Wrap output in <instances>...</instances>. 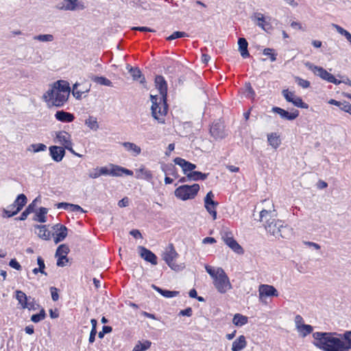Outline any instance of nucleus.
<instances>
[{
	"mask_svg": "<svg viewBox=\"0 0 351 351\" xmlns=\"http://www.w3.org/2000/svg\"><path fill=\"white\" fill-rule=\"evenodd\" d=\"M155 85L160 93V97L150 95V99L152 103L151 107L152 115L158 123H164V117L166 116L168 112V104L167 103V84L163 76L156 75L155 77Z\"/></svg>",
	"mask_w": 351,
	"mask_h": 351,
	"instance_id": "1",
	"label": "nucleus"
},
{
	"mask_svg": "<svg viewBox=\"0 0 351 351\" xmlns=\"http://www.w3.org/2000/svg\"><path fill=\"white\" fill-rule=\"evenodd\" d=\"M340 334L330 332H315L313 333V344L323 351H343V340L336 336Z\"/></svg>",
	"mask_w": 351,
	"mask_h": 351,
	"instance_id": "2",
	"label": "nucleus"
},
{
	"mask_svg": "<svg viewBox=\"0 0 351 351\" xmlns=\"http://www.w3.org/2000/svg\"><path fill=\"white\" fill-rule=\"evenodd\" d=\"M269 215V211L263 209L260 213V221H265L264 224L265 230L276 237H281L287 238L291 229L289 226H285L284 222L275 219H267Z\"/></svg>",
	"mask_w": 351,
	"mask_h": 351,
	"instance_id": "3",
	"label": "nucleus"
},
{
	"mask_svg": "<svg viewBox=\"0 0 351 351\" xmlns=\"http://www.w3.org/2000/svg\"><path fill=\"white\" fill-rule=\"evenodd\" d=\"M199 191V185L198 184H184L178 187L175 190L174 194L177 198L185 201L195 198Z\"/></svg>",
	"mask_w": 351,
	"mask_h": 351,
	"instance_id": "4",
	"label": "nucleus"
},
{
	"mask_svg": "<svg viewBox=\"0 0 351 351\" xmlns=\"http://www.w3.org/2000/svg\"><path fill=\"white\" fill-rule=\"evenodd\" d=\"M213 285L220 293H225L228 290L232 289L230 280L221 267H218V275L213 280Z\"/></svg>",
	"mask_w": 351,
	"mask_h": 351,
	"instance_id": "5",
	"label": "nucleus"
},
{
	"mask_svg": "<svg viewBox=\"0 0 351 351\" xmlns=\"http://www.w3.org/2000/svg\"><path fill=\"white\" fill-rule=\"evenodd\" d=\"M43 99L47 104L49 107L55 106L60 108L64 106L68 100L69 96L62 93L54 92L51 95H49V89L43 95Z\"/></svg>",
	"mask_w": 351,
	"mask_h": 351,
	"instance_id": "6",
	"label": "nucleus"
},
{
	"mask_svg": "<svg viewBox=\"0 0 351 351\" xmlns=\"http://www.w3.org/2000/svg\"><path fill=\"white\" fill-rule=\"evenodd\" d=\"M27 199L25 195L23 193L19 194L16 197L14 203L8 207V208L12 209L16 208V209L12 211L8 209L3 208L2 217L4 218H10L16 215L23 209V206L27 204Z\"/></svg>",
	"mask_w": 351,
	"mask_h": 351,
	"instance_id": "7",
	"label": "nucleus"
},
{
	"mask_svg": "<svg viewBox=\"0 0 351 351\" xmlns=\"http://www.w3.org/2000/svg\"><path fill=\"white\" fill-rule=\"evenodd\" d=\"M178 256V254L176 251L172 243H170L168 245L162 254V259L171 269L175 271H179L181 269V267L179 265L174 263V260H176Z\"/></svg>",
	"mask_w": 351,
	"mask_h": 351,
	"instance_id": "8",
	"label": "nucleus"
},
{
	"mask_svg": "<svg viewBox=\"0 0 351 351\" xmlns=\"http://www.w3.org/2000/svg\"><path fill=\"white\" fill-rule=\"evenodd\" d=\"M55 8L58 10L75 11L85 9V5L84 3L80 0H62L57 3Z\"/></svg>",
	"mask_w": 351,
	"mask_h": 351,
	"instance_id": "9",
	"label": "nucleus"
},
{
	"mask_svg": "<svg viewBox=\"0 0 351 351\" xmlns=\"http://www.w3.org/2000/svg\"><path fill=\"white\" fill-rule=\"evenodd\" d=\"M71 136L69 134L64 131H60L58 132L56 134V138L58 140V141L64 146V149H66L69 150L71 153L74 154L75 156H77L78 157H81L82 156L77 153H76L73 147H72V142L70 139Z\"/></svg>",
	"mask_w": 351,
	"mask_h": 351,
	"instance_id": "10",
	"label": "nucleus"
},
{
	"mask_svg": "<svg viewBox=\"0 0 351 351\" xmlns=\"http://www.w3.org/2000/svg\"><path fill=\"white\" fill-rule=\"evenodd\" d=\"M214 194L210 191L207 193L206 197H204V206L208 213L212 215L213 219L215 220L217 219V211L216 207L218 205V202L213 200Z\"/></svg>",
	"mask_w": 351,
	"mask_h": 351,
	"instance_id": "11",
	"label": "nucleus"
},
{
	"mask_svg": "<svg viewBox=\"0 0 351 351\" xmlns=\"http://www.w3.org/2000/svg\"><path fill=\"white\" fill-rule=\"evenodd\" d=\"M304 65L309 70L312 71L315 75L319 76L322 80L330 82V80L333 75L328 73L323 67L313 65L312 63L309 62H305Z\"/></svg>",
	"mask_w": 351,
	"mask_h": 351,
	"instance_id": "12",
	"label": "nucleus"
},
{
	"mask_svg": "<svg viewBox=\"0 0 351 351\" xmlns=\"http://www.w3.org/2000/svg\"><path fill=\"white\" fill-rule=\"evenodd\" d=\"M222 239L224 243L234 252L237 253L238 254H242L243 253L242 247L233 238L231 232H226L224 235L222 236Z\"/></svg>",
	"mask_w": 351,
	"mask_h": 351,
	"instance_id": "13",
	"label": "nucleus"
},
{
	"mask_svg": "<svg viewBox=\"0 0 351 351\" xmlns=\"http://www.w3.org/2000/svg\"><path fill=\"white\" fill-rule=\"evenodd\" d=\"M54 92L62 93L69 97L71 92L69 83L65 80H58L53 83L49 89V95H51Z\"/></svg>",
	"mask_w": 351,
	"mask_h": 351,
	"instance_id": "14",
	"label": "nucleus"
},
{
	"mask_svg": "<svg viewBox=\"0 0 351 351\" xmlns=\"http://www.w3.org/2000/svg\"><path fill=\"white\" fill-rule=\"evenodd\" d=\"M272 111L277 113L280 117L285 120L293 121L299 116V111L298 110H293L292 112H288L280 107H273Z\"/></svg>",
	"mask_w": 351,
	"mask_h": 351,
	"instance_id": "15",
	"label": "nucleus"
},
{
	"mask_svg": "<svg viewBox=\"0 0 351 351\" xmlns=\"http://www.w3.org/2000/svg\"><path fill=\"white\" fill-rule=\"evenodd\" d=\"M138 250L140 252V256L145 261L150 263L152 265H157V256L151 250L147 249L143 246H138Z\"/></svg>",
	"mask_w": 351,
	"mask_h": 351,
	"instance_id": "16",
	"label": "nucleus"
},
{
	"mask_svg": "<svg viewBox=\"0 0 351 351\" xmlns=\"http://www.w3.org/2000/svg\"><path fill=\"white\" fill-rule=\"evenodd\" d=\"M49 150L51 158L57 162L62 161L66 153L63 147L56 145L50 146Z\"/></svg>",
	"mask_w": 351,
	"mask_h": 351,
	"instance_id": "17",
	"label": "nucleus"
},
{
	"mask_svg": "<svg viewBox=\"0 0 351 351\" xmlns=\"http://www.w3.org/2000/svg\"><path fill=\"white\" fill-rule=\"evenodd\" d=\"M173 162L176 165H179L182 168L184 174L186 176L189 173L187 172H192L196 168V165L195 164H193L180 157L176 158L173 160Z\"/></svg>",
	"mask_w": 351,
	"mask_h": 351,
	"instance_id": "18",
	"label": "nucleus"
},
{
	"mask_svg": "<svg viewBox=\"0 0 351 351\" xmlns=\"http://www.w3.org/2000/svg\"><path fill=\"white\" fill-rule=\"evenodd\" d=\"M259 296L262 297H271L278 296V291L272 285H261L259 286Z\"/></svg>",
	"mask_w": 351,
	"mask_h": 351,
	"instance_id": "19",
	"label": "nucleus"
},
{
	"mask_svg": "<svg viewBox=\"0 0 351 351\" xmlns=\"http://www.w3.org/2000/svg\"><path fill=\"white\" fill-rule=\"evenodd\" d=\"M211 135L216 139H221L226 136L224 127L222 123L217 122L212 125L210 129Z\"/></svg>",
	"mask_w": 351,
	"mask_h": 351,
	"instance_id": "20",
	"label": "nucleus"
},
{
	"mask_svg": "<svg viewBox=\"0 0 351 351\" xmlns=\"http://www.w3.org/2000/svg\"><path fill=\"white\" fill-rule=\"evenodd\" d=\"M251 19L254 21H258L256 25L265 31L270 27V24L265 21L264 15L260 12H255L251 16Z\"/></svg>",
	"mask_w": 351,
	"mask_h": 351,
	"instance_id": "21",
	"label": "nucleus"
},
{
	"mask_svg": "<svg viewBox=\"0 0 351 351\" xmlns=\"http://www.w3.org/2000/svg\"><path fill=\"white\" fill-rule=\"evenodd\" d=\"M56 119L63 123H71L75 119L73 114L65 112L64 110H58L55 114Z\"/></svg>",
	"mask_w": 351,
	"mask_h": 351,
	"instance_id": "22",
	"label": "nucleus"
},
{
	"mask_svg": "<svg viewBox=\"0 0 351 351\" xmlns=\"http://www.w3.org/2000/svg\"><path fill=\"white\" fill-rule=\"evenodd\" d=\"M59 228L60 230L58 232L52 233L53 241L56 244H58L64 241L68 234V229L65 226H59Z\"/></svg>",
	"mask_w": 351,
	"mask_h": 351,
	"instance_id": "23",
	"label": "nucleus"
},
{
	"mask_svg": "<svg viewBox=\"0 0 351 351\" xmlns=\"http://www.w3.org/2000/svg\"><path fill=\"white\" fill-rule=\"evenodd\" d=\"M128 68L133 80L137 81L141 79L140 83L143 84L146 82L145 77L142 75L141 70L138 67H132L128 65Z\"/></svg>",
	"mask_w": 351,
	"mask_h": 351,
	"instance_id": "24",
	"label": "nucleus"
},
{
	"mask_svg": "<svg viewBox=\"0 0 351 351\" xmlns=\"http://www.w3.org/2000/svg\"><path fill=\"white\" fill-rule=\"evenodd\" d=\"M121 145L126 151L130 152L133 156H138L141 152V148L134 143L123 142Z\"/></svg>",
	"mask_w": 351,
	"mask_h": 351,
	"instance_id": "25",
	"label": "nucleus"
},
{
	"mask_svg": "<svg viewBox=\"0 0 351 351\" xmlns=\"http://www.w3.org/2000/svg\"><path fill=\"white\" fill-rule=\"evenodd\" d=\"M160 169L166 175H171L175 178L178 177L177 169L175 165L171 163H161Z\"/></svg>",
	"mask_w": 351,
	"mask_h": 351,
	"instance_id": "26",
	"label": "nucleus"
},
{
	"mask_svg": "<svg viewBox=\"0 0 351 351\" xmlns=\"http://www.w3.org/2000/svg\"><path fill=\"white\" fill-rule=\"evenodd\" d=\"M239 51L243 58H248L250 53L247 49L248 43L245 38H239L238 40Z\"/></svg>",
	"mask_w": 351,
	"mask_h": 351,
	"instance_id": "27",
	"label": "nucleus"
},
{
	"mask_svg": "<svg viewBox=\"0 0 351 351\" xmlns=\"http://www.w3.org/2000/svg\"><path fill=\"white\" fill-rule=\"evenodd\" d=\"M247 346V342L245 340V337L243 335L239 336L237 339H236L232 346V351H240L244 349Z\"/></svg>",
	"mask_w": 351,
	"mask_h": 351,
	"instance_id": "28",
	"label": "nucleus"
},
{
	"mask_svg": "<svg viewBox=\"0 0 351 351\" xmlns=\"http://www.w3.org/2000/svg\"><path fill=\"white\" fill-rule=\"evenodd\" d=\"M34 228L39 230L38 236L44 240L48 241L52 236V233L47 229L45 225H35Z\"/></svg>",
	"mask_w": 351,
	"mask_h": 351,
	"instance_id": "29",
	"label": "nucleus"
},
{
	"mask_svg": "<svg viewBox=\"0 0 351 351\" xmlns=\"http://www.w3.org/2000/svg\"><path fill=\"white\" fill-rule=\"evenodd\" d=\"M152 287L165 298H173L179 294V291L163 289L159 287H157L155 285H152Z\"/></svg>",
	"mask_w": 351,
	"mask_h": 351,
	"instance_id": "30",
	"label": "nucleus"
},
{
	"mask_svg": "<svg viewBox=\"0 0 351 351\" xmlns=\"http://www.w3.org/2000/svg\"><path fill=\"white\" fill-rule=\"evenodd\" d=\"M343 340V351H349L351 350V330L346 331L343 335H340Z\"/></svg>",
	"mask_w": 351,
	"mask_h": 351,
	"instance_id": "31",
	"label": "nucleus"
},
{
	"mask_svg": "<svg viewBox=\"0 0 351 351\" xmlns=\"http://www.w3.org/2000/svg\"><path fill=\"white\" fill-rule=\"evenodd\" d=\"M36 201L34 199L32 203H30L25 209V210L21 213L19 217L16 218V220L24 221L27 219L28 215L34 212L36 208Z\"/></svg>",
	"mask_w": 351,
	"mask_h": 351,
	"instance_id": "32",
	"label": "nucleus"
},
{
	"mask_svg": "<svg viewBox=\"0 0 351 351\" xmlns=\"http://www.w3.org/2000/svg\"><path fill=\"white\" fill-rule=\"evenodd\" d=\"M136 178L151 181L153 178V175L150 170L142 167L136 171Z\"/></svg>",
	"mask_w": 351,
	"mask_h": 351,
	"instance_id": "33",
	"label": "nucleus"
},
{
	"mask_svg": "<svg viewBox=\"0 0 351 351\" xmlns=\"http://www.w3.org/2000/svg\"><path fill=\"white\" fill-rule=\"evenodd\" d=\"M208 173H202L200 171H193L187 174V178L190 180L197 181L204 180L208 178Z\"/></svg>",
	"mask_w": 351,
	"mask_h": 351,
	"instance_id": "34",
	"label": "nucleus"
},
{
	"mask_svg": "<svg viewBox=\"0 0 351 351\" xmlns=\"http://www.w3.org/2000/svg\"><path fill=\"white\" fill-rule=\"evenodd\" d=\"M248 322V317L240 313H236L232 319V323L238 327L246 324Z\"/></svg>",
	"mask_w": 351,
	"mask_h": 351,
	"instance_id": "35",
	"label": "nucleus"
},
{
	"mask_svg": "<svg viewBox=\"0 0 351 351\" xmlns=\"http://www.w3.org/2000/svg\"><path fill=\"white\" fill-rule=\"evenodd\" d=\"M48 212L47 208L45 207H40L38 210V211L36 213L34 220L38 221L40 223H45L47 221L46 215Z\"/></svg>",
	"mask_w": 351,
	"mask_h": 351,
	"instance_id": "36",
	"label": "nucleus"
},
{
	"mask_svg": "<svg viewBox=\"0 0 351 351\" xmlns=\"http://www.w3.org/2000/svg\"><path fill=\"white\" fill-rule=\"evenodd\" d=\"M297 330L302 337H305L313 332V328L311 325L302 324L301 325H298Z\"/></svg>",
	"mask_w": 351,
	"mask_h": 351,
	"instance_id": "37",
	"label": "nucleus"
},
{
	"mask_svg": "<svg viewBox=\"0 0 351 351\" xmlns=\"http://www.w3.org/2000/svg\"><path fill=\"white\" fill-rule=\"evenodd\" d=\"M267 141L269 145L275 149L278 148L281 143L279 136L276 134V133H271L268 134Z\"/></svg>",
	"mask_w": 351,
	"mask_h": 351,
	"instance_id": "38",
	"label": "nucleus"
},
{
	"mask_svg": "<svg viewBox=\"0 0 351 351\" xmlns=\"http://www.w3.org/2000/svg\"><path fill=\"white\" fill-rule=\"evenodd\" d=\"M16 298L23 308H25V306H27V297L24 292L17 290L16 291Z\"/></svg>",
	"mask_w": 351,
	"mask_h": 351,
	"instance_id": "39",
	"label": "nucleus"
},
{
	"mask_svg": "<svg viewBox=\"0 0 351 351\" xmlns=\"http://www.w3.org/2000/svg\"><path fill=\"white\" fill-rule=\"evenodd\" d=\"M85 125L94 131L99 129V124L97 123V118L92 116H89L88 118L85 120Z\"/></svg>",
	"mask_w": 351,
	"mask_h": 351,
	"instance_id": "40",
	"label": "nucleus"
},
{
	"mask_svg": "<svg viewBox=\"0 0 351 351\" xmlns=\"http://www.w3.org/2000/svg\"><path fill=\"white\" fill-rule=\"evenodd\" d=\"M91 80L97 84L101 85L106 86H112V82L103 76H93Z\"/></svg>",
	"mask_w": 351,
	"mask_h": 351,
	"instance_id": "41",
	"label": "nucleus"
},
{
	"mask_svg": "<svg viewBox=\"0 0 351 351\" xmlns=\"http://www.w3.org/2000/svg\"><path fill=\"white\" fill-rule=\"evenodd\" d=\"M152 345L150 341L146 340L143 342L138 341V343L134 347L132 351H145L148 350Z\"/></svg>",
	"mask_w": 351,
	"mask_h": 351,
	"instance_id": "42",
	"label": "nucleus"
},
{
	"mask_svg": "<svg viewBox=\"0 0 351 351\" xmlns=\"http://www.w3.org/2000/svg\"><path fill=\"white\" fill-rule=\"evenodd\" d=\"M46 317L45 311L42 308L38 313L34 314L31 317V321L34 323H38L41 320L44 319Z\"/></svg>",
	"mask_w": 351,
	"mask_h": 351,
	"instance_id": "43",
	"label": "nucleus"
},
{
	"mask_svg": "<svg viewBox=\"0 0 351 351\" xmlns=\"http://www.w3.org/2000/svg\"><path fill=\"white\" fill-rule=\"evenodd\" d=\"M291 103H292L295 106H296L298 108H303V109L308 108V105L307 104H306L305 102H304L301 97H298V96H296L295 98H293V99L292 100V101Z\"/></svg>",
	"mask_w": 351,
	"mask_h": 351,
	"instance_id": "44",
	"label": "nucleus"
},
{
	"mask_svg": "<svg viewBox=\"0 0 351 351\" xmlns=\"http://www.w3.org/2000/svg\"><path fill=\"white\" fill-rule=\"evenodd\" d=\"M54 39L52 34H40L35 36L34 40H39L40 42H51Z\"/></svg>",
	"mask_w": 351,
	"mask_h": 351,
	"instance_id": "45",
	"label": "nucleus"
},
{
	"mask_svg": "<svg viewBox=\"0 0 351 351\" xmlns=\"http://www.w3.org/2000/svg\"><path fill=\"white\" fill-rule=\"evenodd\" d=\"M69 251V248L66 244H61L58 247L55 256H61L64 254L67 256Z\"/></svg>",
	"mask_w": 351,
	"mask_h": 351,
	"instance_id": "46",
	"label": "nucleus"
},
{
	"mask_svg": "<svg viewBox=\"0 0 351 351\" xmlns=\"http://www.w3.org/2000/svg\"><path fill=\"white\" fill-rule=\"evenodd\" d=\"M110 167H111L110 176H117V177L122 176V174H123L122 171L119 169V168H123L122 167L116 165H113V164H110Z\"/></svg>",
	"mask_w": 351,
	"mask_h": 351,
	"instance_id": "47",
	"label": "nucleus"
},
{
	"mask_svg": "<svg viewBox=\"0 0 351 351\" xmlns=\"http://www.w3.org/2000/svg\"><path fill=\"white\" fill-rule=\"evenodd\" d=\"M295 81L298 84V86L302 87L303 88H307L311 85V83L309 81H308L306 80H304L298 76L295 77Z\"/></svg>",
	"mask_w": 351,
	"mask_h": 351,
	"instance_id": "48",
	"label": "nucleus"
},
{
	"mask_svg": "<svg viewBox=\"0 0 351 351\" xmlns=\"http://www.w3.org/2000/svg\"><path fill=\"white\" fill-rule=\"evenodd\" d=\"M188 36L187 34L184 32L176 31L167 38V40H173L177 38Z\"/></svg>",
	"mask_w": 351,
	"mask_h": 351,
	"instance_id": "49",
	"label": "nucleus"
},
{
	"mask_svg": "<svg viewBox=\"0 0 351 351\" xmlns=\"http://www.w3.org/2000/svg\"><path fill=\"white\" fill-rule=\"evenodd\" d=\"M282 94L284 96L285 99L288 102H291L293 98L296 97L294 92L289 91L288 89H285L282 91Z\"/></svg>",
	"mask_w": 351,
	"mask_h": 351,
	"instance_id": "50",
	"label": "nucleus"
},
{
	"mask_svg": "<svg viewBox=\"0 0 351 351\" xmlns=\"http://www.w3.org/2000/svg\"><path fill=\"white\" fill-rule=\"evenodd\" d=\"M263 54L265 56H269L271 62H274L276 60L277 54L274 53V49L271 48H265L263 50Z\"/></svg>",
	"mask_w": 351,
	"mask_h": 351,
	"instance_id": "51",
	"label": "nucleus"
},
{
	"mask_svg": "<svg viewBox=\"0 0 351 351\" xmlns=\"http://www.w3.org/2000/svg\"><path fill=\"white\" fill-rule=\"evenodd\" d=\"M206 272L210 276V277L214 280L217 275H218V268L215 269L213 267L209 265H206L205 267Z\"/></svg>",
	"mask_w": 351,
	"mask_h": 351,
	"instance_id": "52",
	"label": "nucleus"
},
{
	"mask_svg": "<svg viewBox=\"0 0 351 351\" xmlns=\"http://www.w3.org/2000/svg\"><path fill=\"white\" fill-rule=\"evenodd\" d=\"M37 264L38 265L39 270H41V274L47 276V273L45 271V265L44 259L41 256L37 258Z\"/></svg>",
	"mask_w": 351,
	"mask_h": 351,
	"instance_id": "53",
	"label": "nucleus"
},
{
	"mask_svg": "<svg viewBox=\"0 0 351 351\" xmlns=\"http://www.w3.org/2000/svg\"><path fill=\"white\" fill-rule=\"evenodd\" d=\"M112 330V328L111 326H104L103 328H102V330L99 332L98 333V337L99 339H102L104 338L105 334H108V333H110L111 332Z\"/></svg>",
	"mask_w": 351,
	"mask_h": 351,
	"instance_id": "54",
	"label": "nucleus"
},
{
	"mask_svg": "<svg viewBox=\"0 0 351 351\" xmlns=\"http://www.w3.org/2000/svg\"><path fill=\"white\" fill-rule=\"evenodd\" d=\"M245 93L247 96L249 97H252L255 95V92L252 88L250 82L245 83Z\"/></svg>",
	"mask_w": 351,
	"mask_h": 351,
	"instance_id": "55",
	"label": "nucleus"
},
{
	"mask_svg": "<svg viewBox=\"0 0 351 351\" xmlns=\"http://www.w3.org/2000/svg\"><path fill=\"white\" fill-rule=\"evenodd\" d=\"M31 146L34 152L45 151L47 149V146L43 143L32 144Z\"/></svg>",
	"mask_w": 351,
	"mask_h": 351,
	"instance_id": "56",
	"label": "nucleus"
},
{
	"mask_svg": "<svg viewBox=\"0 0 351 351\" xmlns=\"http://www.w3.org/2000/svg\"><path fill=\"white\" fill-rule=\"evenodd\" d=\"M50 293L53 301L56 302L59 299L58 289L55 287H50Z\"/></svg>",
	"mask_w": 351,
	"mask_h": 351,
	"instance_id": "57",
	"label": "nucleus"
},
{
	"mask_svg": "<svg viewBox=\"0 0 351 351\" xmlns=\"http://www.w3.org/2000/svg\"><path fill=\"white\" fill-rule=\"evenodd\" d=\"M55 256L58 257L56 265L58 267H64L65 265V263L63 261L64 260H65L66 262H68V261H69L67 258V256L65 254L61 255V256Z\"/></svg>",
	"mask_w": 351,
	"mask_h": 351,
	"instance_id": "58",
	"label": "nucleus"
},
{
	"mask_svg": "<svg viewBox=\"0 0 351 351\" xmlns=\"http://www.w3.org/2000/svg\"><path fill=\"white\" fill-rule=\"evenodd\" d=\"M332 26L337 30V32L341 35L346 37V36L349 33L347 30L341 27V26L337 24H332Z\"/></svg>",
	"mask_w": 351,
	"mask_h": 351,
	"instance_id": "59",
	"label": "nucleus"
},
{
	"mask_svg": "<svg viewBox=\"0 0 351 351\" xmlns=\"http://www.w3.org/2000/svg\"><path fill=\"white\" fill-rule=\"evenodd\" d=\"M69 210L72 212H80L82 213H85V210L79 205L70 204Z\"/></svg>",
	"mask_w": 351,
	"mask_h": 351,
	"instance_id": "60",
	"label": "nucleus"
},
{
	"mask_svg": "<svg viewBox=\"0 0 351 351\" xmlns=\"http://www.w3.org/2000/svg\"><path fill=\"white\" fill-rule=\"evenodd\" d=\"M193 310L191 307H187L185 309L181 310L179 312V315L191 317L192 315Z\"/></svg>",
	"mask_w": 351,
	"mask_h": 351,
	"instance_id": "61",
	"label": "nucleus"
},
{
	"mask_svg": "<svg viewBox=\"0 0 351 351\" xmlns=\"http://www.w3.org/2000/svg\"><path fill=\"white\" fill-rule=\"evenodd\" d=\"M9 265L16 269V270H21V265L19 264V263L15 259V258H13V259H11L10 263H9Z\"/></svg>",
	"mask_w": 351,
	"mask_h": 351,
	"instance_id": "62",
	"label": "nucleus"
},
{
	"mask_svg": "<svg viewBox=\"0 0 351 351\" xmlns=\"http://www.w3.org/2000/svg\"><path fill=\"white\" fill-rule=\"evenodd\" d=\"M341 110L351 114V104L348 101H343Z\"/></svg>",
	"mask_w": 351,
	"mask_h": 351,
	"instance_id": "63",
	"label": "nucleus"
},
{
	"mask_svg": "<svg viewBox=\"0 0 351 351\" xmlns=\"http://www.w3.org/2000/svg\"><path fill=\"white\" fill-rule=\"evenodd\" d=\"M99 170V167L94 169L93 171H92L89 173V175H88L89 177L91 178H93V179L99 178L101 176Z\"/></svg>",
	"mask_w": 351,
	"mask_h": 351,
	"instance_id": "64",
	"label": "nucleus"
}]
</instances>
